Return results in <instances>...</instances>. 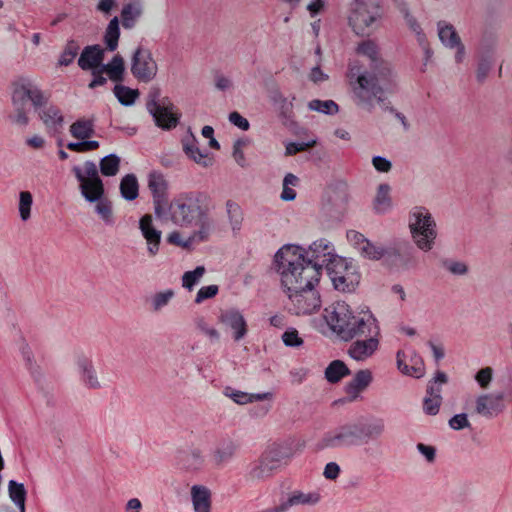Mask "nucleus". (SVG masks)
<instances>
[{
	"instance_id": "obj_1",
	"label": "nucleus",
	"mask_w": 512,
	"mask_h": 512,
	"mask_svg": "<svg viewBox=\"0 0 512 512\" xmlns=\"http://www.w3.org/2000/svg\"><path fill=\"white\" fill-rule=\"evenodd\" d=\"M324 319L333 333L345 342L350 358L364 362L379 350L381 330L377 318L370 311H354L344 301H337L324 309Z\"/></svg>"
},
{
	"instance_id": "obj_2",
	"label": "nucleus",
	"mask_w": 512,
	"mask_h": 512,
	"mask_svg": "<svg viewBox=\"0 0 512 512\" xmlns=\"http://www.w3.org/2000/svg\"><path fill=\"white\" fill-rule=\"evenodd\" d=\"M51 92L43 90L33 78L21 76L12 83V111L9 121L20 128H26L30 123L28 104L37 114L46 130L58 134L64 126V116L61 109L51 101Z\"/></svg>"
},
{
	"instance_id": "obj_3",
	"label": "nucleus",
	"mask_w": 512,
	"mask_h": 512,
	"mask_svg": "<svg viewBox=\"0 0 512 512\" xmlns=\"http://www.w3.org/2000/svg\"><path fill=\"white\" fill-rule=\"evenodd\" d=\"M170 220L182 228L197 227L194 237L206 241L211 230L210 198L200 191H185L177 194L169 203Z\"/></svg>"
},
{
	"instance_id": "obj_4",
	"label": "nucleus",
	"mask_w": 512,
	"mask_h": 512,
	"mask_svg": "<svg viewBox=\"0 0 512 512\" xmlns=\"http://www.w3.org/2000/svg\"><path fill=\"white\" fill-rule=\"evenodd\" d=\"M274 265L285 293L319 283L321 272L315 265L307 263L301 246L287 244L281 247L274 256Z\"/></svg>"
},
{
	"instance_id": "obj_5",
	"label": "nucleus",
	"mask_w": 512,
	"mask_h": 512,
	"mask_svg": "<svg viewBox=\"0 0 512 512\" xmlns=\"http://www.w3.org/2000/svg\"><path fill=\"white\" fill-rule=\"evenodd\" d=\"M385 431L382 418L360 415L325 432L317 443L319 450L351 448L380 438Z\"/></svg>"
},
{
	"instance_id": "obj_6",
	"label": "nucleus",
	"mask_w": 512,
	"mask_h": 512,
	"mask_svg": "<svg viewBox=\"0 0 512 512\" xmlns=\"http://www.w3.org/2000/svg\"><path fill=\"white\" fill-rule=\"evenodd\" d=\"M397 85V74L379 81L362 77L359 85L351 90V99L357 108L365 112L372 113L378 105L383 111L395 115L398 111L388 101L387 95L395 93Z\"/></svg>"
},
{
	"instance_id": "obj_7",
	"label": "nucleus",
	"mask_w": 512,
	"mask_h": 512,
	"mask_svg": "<svg viewBox=\"0 0 512 512\" xmlns=\"http://www.w3.org/2000/svg\"><path fill=\"white\" fill-rule=\"evenodd\" d=\"M358 55L364 56L369 60L368 67L364 68L359 61H353L348 64V77L351 90H354L362 77L367 79L386 80L396 75V71L392 63L384 59L378 45L368 39L360 42L356 48Z\"/></svg>"
},
{
	"instance_id": "obj_8",
	"label": "nucleus",
	"mask_w": 512,
	"mask_h": 512,
	"mask_svg": "<svg viewBox=\"0 0 512 512\" xmlns=\"http://www.w3.org/2000/svg\"><path fill=\"white\" fill-rule=\"evenodd\" d=\"M408 228L417 248L430 251L438 236L436 220L425 206H414L408 212Z\"/></svg>"
},
{
	"instance_id": "obj_9",
	"label": "nucleus",
	"mask_w": 512,
	"mask_h": 512,
	"mask_svg": "<svg viewBox=\"0 0 512 512\" xmlns=\"http://www.w3.org/2000/svg\"><path fill=\"white\" fill-rule=\"evenodd\" d=\"M381 20L382 10L378 0H354L348 17L349 25L354 32L379 29Z\"/></svg>"
},
{
	"instance_id": "obj_10",
	"label": "nucleus",
	"mask_w": 512,
	"mask_h": 512,
	"mask_svg": "<svg viewBox=\"0 0 512 512\" xmlns=\"http://www.w3.org/2000/svg\"><path fill=\"white\" fill-rule=\"evenodd\" d=\"M146 107L155 124L162 129H173L179 123L180 114L175 111V106L168 97H161L159 88L149 91Z\"/></svg>"
},
{
	"instance_id": "obj_11",
	"label": "nucleus",
	"mask_w": 512,
	"mask_h": 512,
	"mask_svg": "<svg viewBox=\"0 0 512 512\" xmlns=\"http://www.w3.org/2000/svg\"><path fill=\"white\" fill-rule=\"evenodd\" d=\"M335 290L343 293L354 292L360 282V274L352 262L338 256L325 269Z\"/></svg>"
},
{
	"instance_id": "obj_12",
	"label": "nucleus",
	"mask_w": 512,
	"mask_h": 512,
	"mask_svg": "<svg viewBox=\"0 0 512 512\" xmlns=\"http://www.w3.org/2000/svg\"><path fill=\"white\" fill-rule=\"evenodd\" d=\"M73 173L80 183L81 195L87 202H95L100 196H104V184L93 161L88 160L84 163V171L79 166L73 167Z\"/></svg>"
},
{
	"instance_id": "obj_13",
	"label": "nucleus",
	"mask_w": 512,
	"mask_h": 512,
	"mask_svg": "<svg viewBox=\"0 0 512 512\" xmlns=\"http://www.w3.org/2000/svg\"><path fill=\"white\" fill-rule=\"evenodd\" d=\"M315 286L312 285L311 288L303 287L296 289V291L286 292L290 301L288 306L289 312L295 315H308L319 310L321 298Z\"/></svg>"
},
{
	"instance_id": "obj_14",
	"label": "nucleus",
	"mask_w": 512,
	"mask_h": 512,
	"mask_svg": "<svg viewBox=\"0 0 512 512\" xmlns=\"http://www.w3.org/2000/svg\"><path fill=\"white\" fill-rule=\"evenodd\" d=\"M304 252L307 263L315 265L321 273L330 262L334 261V258L339 256L333 243L325 238L315 240L308 248H304Z\"/></svg>"
},
{
	"instance_id": "obj_15",
	"label": "nucleus",
	"mask_w": 512,
	"mask_h": 512,
	"mask_svg": "<svg viewBox=\"0 0 512 512\" xmlns=\"http://www.w3.org/2000/svg\"><path fill=\"white\" fill-rule=\"evenodd\" d=\"M506 393H482L475 398L473 413L487 419H492L503 413L506 409Z\"/></svg>"
},
{
	"instance_id": "obj_16",
	"label": "nucleus",
	"mask_w": 512,
	"mask_h": 512,
	"mask_svg": "<svg viewBox=\"0 0 512 512\" xmlns=\"http://www.w3.org/2000/svg\"><path fill=\"white\" fill-rule=\"evenodd\" d=\"M385 262L397 269H409L417 263L416 250L408 241H400L386 248Z\"/></svg>"
},
{
	"instance_id": "obj_17",
	"label": "nucleus",
	"mask_w": 512,
	"mask_h": 512,
	"mask_svg": "<svg viewBox=\"0 0 512 512\" xmlns=\"http://www.w3.org/2000/svg\"><path fill=\"white\" fill-rule=\"evenodd\" d=\"M131 72L142 82H150L157 73V64L149 50L139 47L132 56Z\"/></svg>"
},
{
	"instance_id": "obj_18",
	"label": "nucleus",
	"mask_w": 512,
	"mask_h": 512,
	"mask_svg": "<svg viewBox=\"0 0 512 512\" xmlns=\"http://www.w3.org/2000/svg\"><path fill=\"white\" fill-rule=\"evenodd\" d=\"M397 367L405 375L420 378L425 373L422 357L414 350L408 352L399 350L396 355Z\"/></svg>"
},
{
	"instance_id": "obj_19",
	"label": "nucleus",
	"mask_w": 512,
	"mask_h": 512,
	"mask_svg": "<svg viewBox=\"0 0 512 512\" xmlns=\"http://www.w3.org/2000/svg\"><path fill=\"white\" fill-rule=\"evenodd\" d=\"M321 499L320 493L317 491L303 492L295 490L291 492L287 499L282 501L278 506L263 510V512H287L291 507L297 505H316Z\"/></svg>"
},
{
	"instance_id": "obj_20",
	"label": "nucleus",
	"mask_w": 512,
	"mask_h": 512,
	"mask_svg": "<svg viewBox=\"0 0 512 512\" xmlns=\"http://www.w3.org/2000/svg\"><path fill=\"white\" fill-rule=\"evenodd\" d=\"M219 321L233 330V339L240 341L247 334V323L244 316L237 309H229L222 312Z\"/></svg>"
},
{
	"instance_id": "obj_21",
	"label": "nucleus",
	"mask_w": 512,
	"mask_h": 512,
	"mask_svg": "<svg viewBox=\"0 0 512 512\" xmlns=\"http://www.w3.org/2000/svg\"><path fill=\"white\" fill-rule=\"evenodd\" d=\"M139 228L147 242L148 253L151 256H155L159 251L162 233L154 227L153 219L150 214H146L141 217L139 221Z\"/></svg>"
},
{
	"instance_id": "obj_22",
	"label": "nucleus",
	"mask_w": 512,
	"mask_h": 512,
	"mask_svg": "<svg viewBox=\"0 0 512 512\" xmlns=\"http://www.w3.org/2000/svg\"><path fill=\"white\" fill-rule=\"evenodd\" d=\"M76 365L80 375V380L85 387L89 389L101 388L96 369L89 357L85 355H79L76 360Z\"/></svg>"
},
{
	"instance_id": "obj_23",
	"label": "nucleus",
	"mask_w": 512,
	"mask_h": 512,
	"mask_svg": "<svg viewBox=\"0 0 512 512\" xmlns=\"http://www.w3.org/2000/svg\"><path fill=\"white\" fill-rule=\"evenodd\" d=\"M373 381L372 372L369 369L357 371L353 378L346 383L344 390L350 397V400H356L360 393L364 391Z\"/></svg>"
},
{
	"instance_id": "obj_24",
	"label": "nucleus",
	"mask_w": 512,
	"mask_h": 512,
	"mask_svg": "<svg viewBox=\"0 0 512 512\" xmlns=\"http://www.w3.org/2000/svg\"><path fill=\"white\" fill-rule=\"evenodd\" d=\"M104 57V50L100 45L87 46L82 51L78 65L82 70H94L100 68Z\"/></svg>"
},
{
	"instance_id": "obj_25",
	"label": "nucleus",
	"mask_w": 512,
	"mask_h": 512,
	"mask_svg": "<svg viewBox=\"0 0 512 512\" xmlns=\"http://www.w3.org/2000/svg\"><path fill=\"white\" fill-rule=\"evenodd\" d=\"M223 394L239 405H244L256 401L272 400L273 398L272 392L247 393L240 390H235L231 387H225Z\"/></svg>"
},
{
	"instance_id": "obj_26",
	"label": "nucleus",
	"mask_w": 512,
	"mask_h": 512,
	"mask_svg": "<svg viewBox=\"0 0 512 512\" xmlns=\"http://www.w3.org/2000/svg\"><path fill=\"white\" fill-rule=\"evenodd\" d=\"M238 444L231 439H224L218 443L212 453V459L217 466L229 463L238 450Z\"/></svg>"
},
{
	"instance_id": "obj_27",
	"label": "nucleus",
	"mask_w": 512,
	"mask_h": 512,
	"mask_svg": "<svg viewBox=\"0 0 512 512\" xmlns=\"http://www.w3.org/2000/svg\"><path fill=\"white\" fill-rule=\"evenodd\" d=\"M191 499L195 512H210L211 492L207 487L193 485L191 487Z\"/></svg>"
},
{
	"instance_id": "obj_28",
	"label": "nucleus",
	"mask_w": 512,
	"mask_h": 512,
	"mask_svg": "<svg viewBox=\"0 0 512 512\" xmlns=\"http://www.w3.org/2000/svg\"><path fill=\"white\" fill-rule=\"evenodd\" d=\"M183 150L188 155L189 158L193 159L197 164L202 165L203 167H208L212 164V159L208 157L207 153H203L199 147L197 139L194 135H190V137L185 138L182 141Z\"/></svg>"
},
{
	"instance_id": "obj_29",
	"label": "nucleus",
	"mask_w": 512,
	"mask_h": 512,
	"mask_svg": "<svg viewBox=\"0 0 512 512\" xmlns=\"http://www.w3.org/2000/svg\"><path fill=\"white\" fill-rule=\"evenodd\" d=\"M276 468L277 467L274 465V463L264 453L256 462L252 464L248 475L252 480H262L271 476L272 472Z\"/></svg>"
},
{
	"instance_id": "obj_30",
	"label": "nucleus",
	"mask_w": 512,
	"mask_h": 512,
	"mask_svg": "<svg viewBox=\"0 0 512 512\" xmlns=\"http://www.w3.org/2000/svg\"><path fill=\"white\" fill-rule=\"evenodd\" d=\"M142 5L139 0H133L123 6L121 11V22L124 29H132L137 19L142 14Z\"/></svg>"
},
{
	"instance_id": "obj_31",
	"label": "nucleus",
	"mask_w": 512,
	"mask_h": 512,
	"mask_svg": "<svg viewBox=\"0 0 512 512\" xmlns=\"http://www.w3.org/2000/svg\"><path fill=\"white\" fill-rule=\"evenodd\" d=\"M148 189L152 198H168V182L159 171H152L148 174Z\"/></svg>"
},
{
	"instance_id": "obj_32",
	"label": "nucleus",
	"mask_w": 512,
	"mask_h": 512,
	"mask_svg": "<svg viewBox=\"0 0 512 512\" xmlns=\"http://www.w3.org/2000/svg\"><path fill=\"white\" fill-rule=\"evenodd\" d=\"M203 456L199 449L183 451L178 456V464L185 470H198L203 465Z\"/></svg>"
},
{
	"instance_id": "obj_33",
	"label": "nucleus",
	"mask_w": 512,
	"mask_h": 512,
	"mask_svg": "<svg viewBox=\"0 0 512 512\" xmlns=\"http://www.w3.org/2000/svg\"><path fill=\"white\" fill-rule=\"evenodd\" d=\"M351 374L348 366L341 360H333L325 369V378L329 383H338Z\"/></svg>"
},
{
	"instance_id": "obj_34",
	"label": "nucleus",
	"mask_w": 512,
	"mask_h": 512,
	"mask_svg": "<svg viewBox=\"0 0 512 512\" xmlns=\"http://www.w3.org/2000/svg\"><path fill=\"white\" fill-rule=\"evenodd\" d=\"M390 190L391 188L387 183H382L378 186L374 199V209L377 213L384 214L390 210L392 206Z\"/></svg>"
},
{
	"instance_id": "obj_35",
	"label": "nucleus",
	"mask_w": 512,
	"mask_h": 512,
	"mask_svg": "<svg viewBox=\"0 0 512 512\" xmlns=\"http://www.w3.org/2000/svg\"><path fill=\"white\" fill-rule=\"evenodd\" d=\"M121 196L127 201L135 200L139 195V184L134 174L125 175L120 182Z\"/></svg>"
},
{
	"instance_id": "obj_36",
	"label": "nucleus",
	"mask_w": 512,
	"mask_h": 512,
	"mask_svg": "<svg viewBox=\"0 0 512 512\" xmlns=\"http://www.w3.org/2000/svg\"><path fill=\"white\" fill-rule=\"evenodd\" d=\"M101 71H105L112 81H123L125 71L123 58L119 54H116L109 63L101 65Z\"/></svg>"
},
{
	"instance_id": "obj_37",
	"label": "nucleus",
	"mask_w": 512,
	"mask_h": 512,
	"mask_svg": "<svg viewBox=\"0 0 512 512\" xmlns=\"http://www.w3.org/2000/svg\"><path fill=\"white\" fill-rule=\"evenodd\" d=\"M70 133L79 140L90 138L94 134V120L78 119L70 126Z\"/></svg>"
},
{
	"instance_id": "obj_38",
	"label": "nucleus",
	"mask_w": 512,
	"mask_h": 512,
	"mask_svg": "<svg viewBox=\"0 0 512 512\" xmlns=\"http://www.w3.org/2000/svg\"><path fill=\"white\" fill-rule=\"evenodd\" d=\"M8 494L11 501L18 507L19 512H25L27 491L24 485L15 480H10L8 483Z\"/></svg>"
},
{
	"instance_id": "obj_39",
	"label": "nucleus",
	"mask_w": 512,
	"mask_h": 512,
	"mask_svg": "<svg viewBox=\"0 0 512 512\" xmlns=\"http://www.w3.org/2000/svg\"><path fill=\"white\" fill-rule=\"evenodd\" d=\"M269 97L272 104L279 111L281 116H290L293 110L292 100H289L287 97H285L278 88L272 89L270 91Z\"/></svg>"
},
{
	"instance_id": "obj_40",
	"label": "nucleus",
	"mask_w": 512,
	"mask_h": 512,
	"mask_svg": "<svg viewBox=\"0 0 512 512\" xmlns=\"http://www.w3.org/2000/svg\"><path fill=\"white\" fill-rule=\"evenodd\" d=\"M438 37L445 47L456 49L455 60L457 63L462 62L465 56V47L459 34H438Z\"/></svg>"
},
{
	"instance_id": "obj_41",
	"label": "nucleus",
	"mask_w": 512,
	"mask_h": 512,
	"mask_svg": "<svg viewBox=\"0 0 512 512\" xmlns=\"http://www.w3.org/2000/svg\"><path fill=\"white\" fill-rule=\"evenodd\" d=\"M114 95L123 106H132L139 97V91L127 86L117 84L113 89Z\"/></svg>"
},
{
	"instance_id": "obj_42",
	"label": "nucleus",
	"mask_w": 512,
	"mask_h": 512,
	"mask_svg": "<svg viewBox=\"0 0 512 512\" xmlns=\"http://www.w3.org/2000/svg\"><path fill=\"white\" fill-rule=\"evenodd\" d=\"M226 213L233 232L239 231L243 221L241 207L233 200H228L226 202Z\"/></svg>"
},
{
	"instance_id": "obj_43",
	"label": "nucleus",
	"mask_w": 512,
	"mask_h": 512,
	"mask_svg": "<svg viewBox=\"0 0 512 512\" xmlns=\"http://www.w3.org/2000/svg\"><path fill=\"white\" fill-rule=\"evenodd\" d=\"M20 352L25 361L26 368L29 370L32 377L36 381H39L41 378L40 367L37 365L34 359V355L30 346L27 343L23 342L20 346Z\"/></svg>"
},
{
	"instance_id": "obj_44",
	"label": "nucleus",
	"mask_w": 512,
	"mask_h": 512,
	"mask_svg": "<svg viewBox=\"0 0 512 512\" xmlns=\"http://www.w3.org/2000/svg\"><path fill=\"white\" fill-rule=\"evenodd\" d=\"M20 352L25 361L26 368L29 370L32 377L36 381H39L41 378L40 367L37 365L34 359V355L30 346L27 343L23 342L20 346Z\"/></svg>"
},
{
	"instance_id": "obj_45",
	"label": "nucleus",
	"mask_w": 512,
	"mask_h": 512,
	"mask_svg": "<svg viewBox=\"0 0 512 512\" xmlns=\"http://www.w3.org/2000/svg\"><path fill=\"white\" fill-rule=\"evenodd\" d=\"M94 203H96L95 212L98 214L100 219H102L106 225H113L114 217L111 201L104 198V196H100L99 200H96Z\"/></svg>"
},
{
	"instance_id": "obj_46",
	"label": "nucleus",
	"mask_w": 512,
	"mask_h": 512,
	"mask_svg": "<svg viewBox=\"0 0 512 512\" xmlns=\"http://www.w3.org/2000/svg\"><path fill=\"white\" fill-rule=\"evenodd\" d=\"M265 454L278 467L283 460L289 459L292 456V449L286 445L276 444L270 447Z\"/></svg>"
},
{
	"instance_id": "obj_47",
	"label": "nucleus",
	"mask_w": 512,
	"mask_h": 512,
	"mask_svg": "<svg viewBox=\"0 0 512 512\" xmlns=\"http://www.w3.org/2000/svg\"><path fill=\"white\" fill-rule=\"evenodd\" d=\"M308 108L326 115H334L339 111L338 104L333 100L314 99L308 103Z\"/></svg>"
},
{
	"instance_id": "obj_48",
	"label": "nucleus",
	"mask_w": 512,
	"mask_h": 512,
	"mask_svg": "<svg viewBox=\"0 0 512 512\" xmlns=\"http://www.w3.org/2000/svg\"><path fill=\"white\" fill-rule=\"evenodd\" d=\"M120 167V157L116 154H109L100 161V171L104 176H115Z\"/></svg>"
},
{
	"instance_id": "obj_49",
	"label": "nucleus",
	"mask_w": 512,
	"mask_h": 512,
	"mask_svg": "<svg viewBox=\"0 0 512 512\" xmlns=\"http://www.w3.org/2000/svg\"><path fill=\"white\" fill-rule=\"evenodd\" d=\"M359 253L369 260H380L385 259L386 248L373 244L370 240H367L363 246L360 247Z\"/></svg>"
},
{
	"instance_id": "obj_50",
	"label": "nucleus",
	"mask_w": 512,
	"mask_h": 512,
	"mask_svg": "<svg viewBox=\"0 0 512 512\" xmlns=\"http://www.w3.org/2000/svg\"><path fill=\"white\" fill-rule=\"evenodd\" d=\"M441 267L455 276H464L469 271L468 266L465 262L450 258L442 259Z\"/></svg>"
},
{
	"instance_id": "obj_51",
	"label": "nucleus",
	"mask_w": 512,
	"mask_h": 512,
	"mask_svg": "<svg viewBox=\"0 0 512 512\" xmlns=\"http://www.w3.org/2000/svg\"><path fill=\"white\" fill-rule=\"evenodd\" d=\"M447 381V375L442 371H438L435 377L428 383L426 395L442 399L441 385L447 383Z\"/></svg>"
},
{
	"instance_id": "obj_52",
	"label": "nucleus",
	"mask_w": 512,
	"mask_h": 512,
	"mask_svg": "<svg viewBox=\"0 0 512 512\" xmlns=\"http://www.w3.org/2000/svg\"><path fill=\"white\" fill-rule=\"evenodd\" d=\"M33 196L29 191H21L19 194V214L23 221H27L31 216V207Z\"/></svg>"
},
{
	"instance_id": "obj_53",
	"label": "nucleus",
	"mask_w": 512,
	"mask_h": 512,
	"mask_svg": "<svg viewBox=\"0 0 512 512\" xmlns=\"http://www.w3.org/2000/svg\"><path fill=\"white\" fill-rule=\"evenodd\" d=\"M204 273V266H197L194 270L185 272L182 276L183 287L191 291L193 287L199 282Z\"/></svg>"
},
{
	"instance_id": "obj_54",
	"label": "nucleus",
	"mask_w": 512,
	"mask_h": 512,
	"mask_svg": "<svg viewBox=\"0 0 512 512\" xmlns=\"http://www.w3.org/2000/svg\"><path fill=\"white\" fill-rule=\"evenodd\" d=\"M174 295L175 294L172 289H167L165 291L156 293L151 299V306L153 311H160L162 308L167 306Z\"/></svg>"
},
{
	"instance_id": "obj_55",
	"label": "nucleus",
	"mask_w": 512,
	"mask_h": 512,
	"mask_svg": "<svg viewBox=\"0 0 512 512\" xmlns=\"http://www.w3.org/2000/svg\"><path fill=\"white\" fill-rule=\"evenodd\" d=\"M493 374H494V371L491 367H484V368H481L475 374L474 379L481 389L487 390L492 383Z\"/></svg>"
},
{
	"instance_id": "obj_56",
	"label": "nucleus",
	"mask_w": 512,
	"mask_h": 512,
	"mask_svg": "<svg viewBox=\"0 0 512 512\" xmlns=\"http://www.w3.org/2000/svg\"><path fill=\"white\" fill-rule=\"evenodd\" d=\"M78 45L74 42H69L62 52L60 59H59V65L61 66H68L70 65L73 60L75 59L77 53H78Z\"/></svg>"
},
{
	"instance_id": "obj_57",
	"label": "nucleus",
	"mask_w": 512,
	"mask_h": 512,
	"mask_svg": "<svg viewBox=\"0 0 512 512\" xmlns=\"http://www.w3.org/2000/svg\"><path fill=\"white\" fill-rule=\"evenodd\" d=\"M248 142L249 141L247 138H239L234 142L233 145V158L241 167H244L246 165V159L242 148L246 146Z\"/></svg>"
},
{
	"instance_id": "obj_58",
	"label": "nucleus",
	"mask_w": 512,
	"mask_h": 512,
	"mask_svg": "<svg viewBox=\"0 0 512 512\" xmlns=\"http://www.w3.org/2000/svg\"><path fill=\"white\" fill-rule=\"evenodd\" d=\"M449 427L455 431L470 428L471 423L466 413H459L451 417L448 421Z\"/></svg>"
},
{
	"instance_id": "obj_59",
	"label": "nucleus",
	"mask_w": 512,
	"mask_h": 512,
	"mask_svg": "<svg viewBox=\"0 0 512 512\" xmlns=\"http://www.w3.org/2000/svg\"><path fill=\"white\" fill-rule=\"evenodd\" d=\"M218 291V286L214 284L201 287L197 292L195 303L200 304L207 299L213 298L217 295Z\"/></svg>"
},
{
	"instance_id": "obj_60",
	"label": "nucleus",
	"mask_w": 512,
	"mask_h": 512,
	"mask_svg": "<svg viewBox=\"0 0 512 512\" xmlns=\"http://www.w3.org/2000/svg\"><path fill=\"white\" fill-rule=\"evenodd\" d=\"M284 344L288 347H299L303 340L299 337L298 331L294 328L286 330L282 335Z\"/></svg>"
},
{
	"instance_id": "obj_61",
	"label": "nucleus",
	"mask_w": 512,
	"mask_h": 512,
	"mask_svg": "<svg viewBox=\"0 0 512 512\" xmlns=\"http://www.w3.org/2000/svg\"><path fill=\"white\" fill-rule=\"evenodd\" d=\"M442 399L426 395L423 400V410L427 415L434 416L439 412Z\"/></svg>"
},
{
	"instance_id": "obj_62",
	"label": "nucleus",
	"mask_w": 512,
	"mask_h": 512,
	"mask_svg": "<svg viewBox=\"0 0 512 512\" xmlns=\"http://www.w3.org/2000/svg\"><path fill=\"white\" fill-rule=\"evenodd\" d=\"M491 66H492V60L489 56H485V57H482L478 63V67H477V72H476V77H477V80L478 82L482 83L490 69H491Z\"/></svg>"
},
{
	"instance_id": "obj_63",
	"label": "nucleus",
	"mask_w": 512,
	"mask_h": 512,
	"mask_svg": "<svg viewBox=\"0 0 512 512\" xmlns=\"http://www.w3.org/2000/svg\"><path fill=\"white\" fill-rule=\"evenodd\" d=\"M197 239V237H190L188 240H183L181 233L178 231H173L168 235L167 241L170 244L182 247V248H188L192 244V242Z\"/></svg>"
},
{
	"instance_id": "obj_64",
	"label": "nucleus",
	"mask_w": 512,
	"mask_h": 512,
	"mask_svg": "<svg viewBox=\"0 0 512 512\" xmlns=\"http://www.w3.org/2000/svg\"><path fill=\"white\" fill-rule=\"evenodd\" d=\"M372 165L380 173H388L392 169L391 161L382 156H374L372 158Z\"/></svg>"
}]
</instances>
